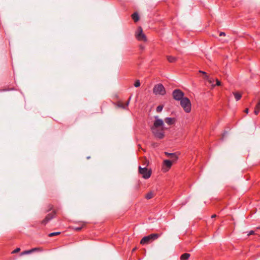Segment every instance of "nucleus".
<instances>
[{
  "mask_svg": "<svg viewBox=\"0 0 260 260\" xmlns=\"http://www.w3.org/2000/svg\"><path fill=\"white\" fill-rule=\"evenodd\" d=\"M151 131L155 137L161 139L164 137V122L157 116H155L153 125L151 127Z\"/></svg>",
  "mask_w": 260,
  "mask_h": 260,
  "instance_id": "nucleus-1",
  "label": "nucleus"
},
{
  "mask_svg": "<svg viewBox=\"0 0 260 260\" xmlns=\"http://www.w3.org/2000/svg\"><path fill=\"white\" fill-rule=\"evenodd\" d=\"M180 105L183 108L184 110L189 113L191 111V103L189 100L187 98H184L180 101Z\"/></svg>",
  "mask_w": 260,
  "mask_h": 260,
  "instance_id": "nucleus-2",
  "label": "nucleus"
},
{
  "mask_svg": "<svg viewBox=\"0 0 260 260\" xmlns=\"http://www.w3.org/2000/svg\"><path fill=\"white\" fill-rule=\"evenodd\" d=\"M153 91L155 95H164L166 94L165 88L161 83L155 85L154 86Z\"/></svg>",
  "mask_w": 260,
  "mask_h": 260,
  "instance_id": "nucleus-3",
  "label": "nucleus"
},
{
  "mask_svg": "<svg viewBox=\"0 0 260 260\" xmlns=\"http://www.w3.org/2000/svg\"><path fill=\"white\" fill-rule=\"evenodd\" d=\"M158 237H159V235L157 234H152L147 236H145L141 240V244H148L150 242L157 239Z\"/></svg>",
  "mask_w": 260,
  "mask_h": 260,
  "instance_id": "nucleus-4",
  "label": "nucleus"
},
{
  "mask_svg": "<svg viewBox=\"0 0 260 260\" xmlns=\"http://www.w3.org/2000/svg\"><path fill=\"white\" fill-rule=\"evenodd\" d=\"M136 38L140 41L145 42L147 41V38L143 32V29L141 26H139L135 33Z\"/></svg>",
  "mask_w": 260,
  "mask_h": 260,
  "instance_id": "nucleus-5",
  "label": "nucleus"
},
{
  "mask_svg": "<svg viewBox=\"0 0 260 260\" xmlns=\"http://www.w3.org/2000/svg\"><path fill=\"white\" fill-rule=\"evenodd\" d=\"M173 98L176 101H181L183 98L184 93L180 89H175L172 93Z\"/></svg>",
  "mask_w": 260,
  "mask_h": 260,
  "instance_id": "nucleus-6",
  "label": "nucleus"
},
{
  "mask_svg": "<svg viewBox=\"0 0 260 260\" xmlns=\"http://www.w3.org/2000/svg\"><path fill=\"white\" fill-rule=\"evenodd\" d=\"M139 173L143 175V177L145 179H148L151 174V172L148 170L146 168H141L139 167Z\"/></svg>",
  "mask_w": 260,
  "mask_h": 260,
  "instance_id": "nucleus-7",
  "label": "nucleus"
},
{
  "mask_svg": "<svg viewBox=\"0 0 260 260\" xmlns=\"http://www.w3.org/2000/svg\"><path fill=\"white\" fill-rule=\"evenodd\" d=\"M55 215V212H52L48 214L45 218L41 221V223L43 225H46L50 220L54 217Z\"/></svg>",
  "mask_w": 260,
  "mask_h": 260,
  "instance_id": "nucleus-8",
  "label": "nucleus"
},
{
  "mask_svg": "<svg viewBox=\"0 0 260 260\" xmlns=\"http://www.w3.org/2000/svg\"><path fill=\"white\" fill-rule=\"evenodd\" d=\"M173 162V161H172V160L171 161L168 159H165L164 160V170L165 171H168L169 170V169L171 167Z\"/></svg>",
  "mask_w": 260,
  "mask_h": 260,
  "instance_id": "nucleus-9",
  "label": "nucleus"
},
{
  "mask_svg": "<svg viewBox=\"0 0 260 260\" xmlns=\"http://www.w3.org/2000/svg\"><path fill=\"white\" fill-rule=\"evenodd\" d=\"M165 154L168 157H170L172 161H175L178 159V156L176 153H169L167 152H165Z\"/></svg>",
  "mask_w": 260,
  "mask_h": 260,
  "instance_id": "nucleus-10",
  "label": "nucleus"
},
{
  "mask_svg": "<svg viewBox=\"0 0 260 260\" xmlns=\"http://www.w3.org/2000/svg\"><path fill=\"white\" fill-rule=\"evenodd\" d=\"M199 72H200V73L205 75L204 78L206 80H207L211 84H212V86H214L215 85L214 84V79L210 78L209 76H208L207 75V73L205 72L202 71H200Z\"/></svg>",
  "mask_w": 260,
  "mask_h": 260,
  "instance_id": "nucleus-11",
  "label": "nucleus"
},
{
  "mask_svg": "<svg viewBox=\"0 0 260 260\" xmlns=\"http://www.w3.org/2000/svg\"><path fill=\"white\" fill-rule=\"evenodd\" d=\"M175 118H171V117H167L165 119V122L167 123L168 125H172L174 124L175 122Z\"/></svg>",
  "mask_w": 260,
  "mask_h": 260,
  "instance_id": "nucleus-12",
  "label": "nucleus"
},
{
  "mask_svg": "<svg viewBox=\"0 0 260 260\" xmlns=\"http://www.w3.org/2000/svg\"><path fill=\"white\" fill-rule=\"evenodd\" d=\"M131 97L130 96L128 100L125 103L123 104L122 103H119L118 104V106L123 109H125L128 105L129 103V101L131 100Z\"/></svg>",
  "mask_w": 260,
  "mask_h": 260,
  "instance_id": "nucleus-13",
  "label": "nucleus"
},
{
  "mask_svg": "<svg viewBox=\"0 0 260 260\" xmlns=\"http://www.w3.org/2000/svg\"><path fill=\"white\" fill-rule=\"evenodd\" d=\"M260 111V100L258 101V102L257 103L256 105L255 106L254 113L255 115H257Z\"/></svg>",
  "mask_w": 260,
  "mask_h": 260,
  "instance_id": "nucleus-14",
  "label": "nucleus"
},
{
  "mask_svg": "<svg viewBox=\"0 0 260 260\" xmlns=\"http://www.w3.org/2000/svg\"><path fill=\"white\" fill-rule=\"evenodd\" d=\"M132 18L135 22H137L139 20V16L138 13H134L132 16Z\"/></svg>",
  "mask_w": 260,
  "mask_h": 260,
  "instance_id": "nucleus-15",
  "label": "nucleus"
},
{
  "mask_svg": "<svg viewBox=\"0 0 260 260\" xmlns=\"http://www.w3.org/2000/svg\"><path fill=\"white\" fill-rule=\"evenodd\" d=\"M190 254L189 253H184L181 255V260H187L189 257Z\"/></svg>",
  "mask_w": 260,
  "mask_h": 260,
  "instance_id": "nucleus-16",
  "label": "nucleus"
},
{
  "mask_svg": "<svg viewBox=\"0 0 260 260\" xmlns=\"http://www.w3.org/2000/svg\"><path fill=\"white\" fill-rule=\"evenodd\" d=\"M38 248H34L29 250H26L22 252V254H30L33 252L38 250Z\"/></svg>",
  "mask_w": 260,
  "mask_h": 260,
  "instance_id": "nucleus-17",
  "label": "nucleus"
},
{
  "mask_svg": "<svg viewBox=\"0 0 260 260\" xmlns=\"http://www.w3.org/2000/svg\"><path fill=\"white\" fill-rule=\"evenodd\" d=\"M154 192L152 191L148 192L145 196L146 198L148 200L152 199L154 197Z\"/></svg>",
  "mask_w": 260,
  "mask_h": 260,
  "instance_id": "nucleus-18",
  "label": "nucleus"
},
{
  "mask_svg": "<svg viewBox=\"0 0 260 260\" xmlns=\"http://www.w3.org/2000/svg\"><path fill=\"white\" fill-rule=\"evenodd\" d=\"M167 59L170 62H174L176 60V58L172 56H168Z\"/></svg>",
  "mask_w": 260,
  "mask_h": 260,
  "instance_id": "nucleus-19",
  "label": "nucleus"
},
{
  "mask_svg": "<svg viewBox=\"0 0 260 260\" xmlns=\"http://www.w3.org/2000/svg\"><path fill=\"white\" fill-rule=\"evenodd\" d=\"M233 94H234V95L235 96V98L237 101H239L241 99V95L239 93L234 92Z\"/></svg>",
  "mask_w": 260,
  "mask_h": 260,
  "instance_id": "nucleus-20",
  "label": "nucleus"
},
{
  "mask_svg": "<svg viewBox=\"0 0 260 260\" xmlns=\"http://www.w3.org/2000/svg\"><path fill=\"white\" fill-rule=\"evenodd\" d=\"M83 228V226H73V229L77 231H80Z\"/></svg>",
  "mask_w": 260,
  "mask_h": 260,
  "instance_id": "nucleus-21",
  "label": "nucleus"
},
{
  "mask_svg": "<svg viewBox=\"0 0 260 260\" xmlns=\"http://www.w3.org/2000/svg\"><path fill=\"white\" fill-rule=\"evenodd\" d=\"M163 109V106L162 105H159L157 108H156V111L157 112H160Z\"/></svg>",
  "mask_w": 260,
  "mask_h": 260,
  "instance_id": "nucleus-22",
  "label": "nucleus"
},
{
  "mask_svg": "<svg viewBox=\"0 0 260 260\" xmlns=\"http://www.w3.org/2000/svg\"><path fill=\"white\" fill-rule=\"evenodd\" d=\"M60 234V232H54V233H51L49 234V237H52L54 236L58 235Z\"/></svg>",
  "mask_w": 260,
  "mask_h": 260,
  "instance_id": "nucleus-23",
  "label": "nucleus"
},
{
  "mask_svg": "<svg viewBox=\"0 0 260 260\" xmlns=\"http://www.w3.org/2000/svg\"><path fill=\"white\" fill-rule=\"evenodd\" d=\"M140 84H140V81L138 80H137V81L135 82V84H134V86H135L136 87H139V86H140Z\"/></svg>",
  "mask_w": 260,
  "mask_h": 260,
  "instance_id": "nucleus-24",
  "label": "nucleus"
},
{
  "mask_svg": "<svg viewBox=\"0 0 260 260\" xmlns=\"http://www.w3.org/2000/svg\"><path fill=\"white\" fill-rule=\"evenodd\" d=\"M216 85H217V86H220L221 85V82L220 81L218 80L217 79H216Z\"/></svg>",
  "mask_w": 260,
  "mask_h": 260,
  "instance_id": "nucleus-25",
  "label": "nucleus"
},
{
  "mask_svg": "<svg viewBox=\"0 0 260 260\" xmlns=\"http://www.w3.org/2000/svg\"><path fill=\"white\" fill-rule=\"evenodd\" d=\"M20 250V248H17L15 250H14L13 252V253H16V252H19Z\"/></svg>",
  "mask_w": 260,
  "mask_h": 260,
  "instance_id": "nucleus-26",
  "label": "nucleus"
},
{
  "mask_svg": "<svg viewBox=\"0 0 260 260\" xmlns=\"http://www.w3.org/2000/svg\"><path fill=\"white\" fill-rule=\"evenodd\" d=\"M254 234V231H250V232L249 233V234H248V235H252Z\"/></svg>",
  "mask_w": 260,
  "mask_h": 260,
  "instance_id": "nucleus-27",
  "label": "nucleus"
},
{
  "mask_svg": "<svg viewBox=\"0 0 260 260\" xmlns=\"http://www.w3.org/2000/svg\"><path fill=\"white\" fill-rule=\"evenodd\" d=\"M220 36H225V33H224V32H221L220 33Z\"/></svg>",
  "mask_w": 260,
  "mask_h": 260,
  "instance_id": "nucleus-28",
  "label": "nucleus"
},
{
  "mask_svg": "<svg viewBox=\"0 0 260 260\" xmlns=\"http://www.w3.org/2000/svg\"><path fill=\"white\" fill-rule=\"evenodd\" d=\"M245 112H246V113H248V109H246L245 110Z\"/></svg>",
  "mask_w": 260,
  "mask_h": 260,
  "instance_id": "nucleus-29",
  "label": "nucleus"
},
{
  "mask_svg": "<svg viewBox=\"0 0 260 260\" xmlns=\"http://www.w3.org/2000/svg\"><path fill=\"white\" fill-rule=\"evenodd\" d=\"M216 216V215L215 214H214L212 216V218H214Z\"/></svg>",
  "mask_w": 260,
  "mask_h": 260,
  "instance_id": "nucleus-30",
  "label": "nucleus"
},
{
  "mask_svg": "<svg viewBox=\"0 0 260 260\" xmlns=\"http://www.w3.org/2000/svg\"><path fill=\"white\" fill-rule=\"evenodd\" d=\"M87 159H89V158H90V156H88V157H87Z\"/></svg>",
  "mask_w": 260,
  "mask_h": 260,
  "instance_id": "nucleus-31",
  "label": "nucleus"
}]
</instances>
